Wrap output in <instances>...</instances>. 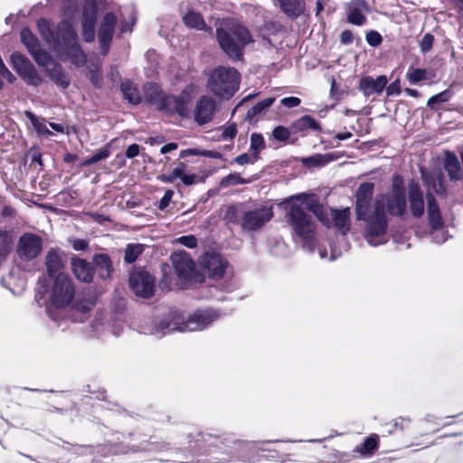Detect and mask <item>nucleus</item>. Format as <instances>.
<instances>
[{
  "mask_svg": "<svg viewBox=\"0 0 463 463\" xmlns=\"http://www.w3.org/2000/svg\"><path fill=\"white\" fill-rule=\"evenodd\" d=\"M406 210L404 194L389 193L378 196L373 204L372 216L368 218L366 241L372 246H378L386 241V213L401 216Z\"/></svg>",
  "mask_w": 463,
  "mask_h": 463,
  "instance_id": "nucleus-1",
  "label": "nucleus"
},
{
  "mask_svg": "<svg viewBox=\"0 0 463 463\" xmlns=\"http://www.w3.org/2000/svg\"><path fill=\"white\" fill-rule=\"evenodd\" d=\"M37 26L41 35L52 45L61 60H68L76 65L84 64L85 54L78 43L77 34L69 21H62L56 32L52 31L50 23L45 19H40Z\"/></svg>",
  "mask_w": 463,
  "mask_h": 463,
  "instance_id": "nucleus-2",
  "label": "nucleus"
},
{
  "mask_svg": "<svg viewBox=\"0 0 463 463\" xmlns=\"http://www.w3.org/2000/svg\"><path fill=\"white\" fill-rule=\"evenodd\" d=\"M284 203L290 205L288 213V223L297 235L304 240L311 238L315 231V223L311 216L306 213L309 211L314 213L322 222L321 214L323 208L317 203L314 195L301 194L286 200Z\"/></svg>",
  "mask_w": 463,
  "mask_h": 463,
  "instance_id": "nucleus-3",
  "label": "nucleus"
},
{
  "mask_svg": "<svg viewBox=\"0 0 463 463\" xmlns=\"http://www.w3.org/2000/svg\"><path fill=\"white\" fill-rule=\"evenodd\" d=\"M194 92L193 85L187 86L179 96L165 94L156 84L145 86V98L149 104L158 110L168 114L177 113L180 116L187 114L188 104Z\"/></svg>",
  "mask_w": 463,
  "mask_h": 463,
  "instance_id": "nucleus-4",
  "label": "nucleus"
},
{
  "mask_svg": "<svg viewBox=\"0 0 463 463\" xmlns=\"http://www.w3.org/2000/svg\"><path fill=\"white\" fill-rule=\"evenodd\" d=\"M219 317L213 310H198L188 317L173 314L170 321H163L158 326L151 330L150 334L161 336L165 334L178 332H193L203 330L209 326Z\"/></svg>",
  "mask_w": 463,
  "mask_h": 463,
  "instance_id": "nucleus-5",
  "label": "nucleus"
},
{
  "mask_svg": "<svg viewBox=\"0 0 463 463\" xmlns=\"http://www.w3.org/2000/svg\"><path fill=\"white\" fill-rule=\"evenodd\" d=\"M217 39L222 50L232 60L242 57V50L250 41L249 31L240 24L226 22L217 29Z\"/></svg>",
  "mask_w": 463,
  "mask_h": 463,
  "instance_id": "nucleus-6",
  "label": "nucleus"
},
{
  "mask_svg": "<svg viewBox=\"0 0 463 463\" xmlns=\"http://www.w3.org/2000/svg\"><path fill=\"white\" fill-rule=\"evenodd\" d=\"M240 73L231 67L213 69L207 80V88L220 99H230L240 88Z\"/></svg>",
  "mask_w": 463,
  "mask_h": 463,
  "instance_id": "nucleus-7",
  "label": "nucleus"
},
{
  "mask_svg": "<svg viewBox=\"0 0 463 463\" xmlns=\"http://www.w3.org/2000/svg\"><path fill=\"white\" fill-rule=\"evenodd\" d=\"M426 182L429 185V190L427 192L428 220H429L430 225L431 226V228L434 231L432 233L434 240H436V241L438 243H441L446 241V238L443 235L441 236L440 239H438L437 237H438L439 233L440 232V230L443 227L444 222H443V218L440 213L439 207L436 200L434 199L433 195L431 194L430 186H431V189L436 194H439L444 193V187H443L442 182L439 177L431 178V183H430V179H427Z\"/></svg>",
  "mask_w": 463,
  "mask_h": 463,
  "instance_id": "nucleus-8",
  "label": "nucleus"
},
{
  "mask_svg": "<svg viewBox=\"0 0 463 463\" xmlns=\"http://www.w3.org/2000/svg\"><path fill=\"white\" fill-rule=\"evenodd\" d=\"M235 213H237V207L231 205L227 210L226 218L239 222L241 228L245 231H255L260 229L273 216L271 207H260L254 210L245 211L242 213L240 221L237 219L233 220Z\"/></svg>",
  "mask_w": 463,
  "mask_h": 463,
  "instance_id": "nucleus-9",
  "label": "nucleus"
},
{
  "mask_svg": "<svg viewBox=\"0 0 463 463\" xmlns=\"http://www.w3.org/2000/svg\"><path fill=\"white\" fill-rule=\"evenodd\" d=\"M74 293V288L68 275L59 273L51 291V306L56 309L65 307L72 300Z\"/></svg>",
  "mask_w": 463,
  "mask_h": 463,
  "instance_id": "nucleus-10",
  "label": "nucleus"
},
{
  "mask_svg": "<svg viewBox=\"0 0 463 463\" xmlns=\"http://www.w3.org/2000/svg\"><path fill=\"white\" fill-rule=\"evenodd\" d=\"M129 286L137 296L147 298L154 293L155 279L145 270H137L129 277Z\"/></svg>",
  "mask_w": 463,
  "mask_h": 463,
  "instance_id": "nucleus-11",
  "label": "nucleus"
},
{
  "mask_svg": "<svg viewBox=\"0 0 463 463\" xmlns=\"http://www.w3.org/2000/svg\"><path fill=\"white\" fill-rule=\"evenodd\" d=\"M43 250L42 239L33 233H25L19 239L17 254L20 259L31 260L36 258Z\"/></svg>",
  "mask_w": 463,
  "mask_h": 463,
  "instance_id": "nucleus-12",
  "label": "nucleus"
},
{
  "mask_svg": "<svg viewBox=\"0 0 463 463\" xmlns=\"http://www.w3.org/2000/svg\"><path fill=\"white\" fill-rule=\"evenodd\" d=\"M374 184L373 183H363L360 184L356 192V218L364 220L368 222V218L372 216L370 213V203L373 193Z\"/></svg>",
  "mask_w": 463,
  "mask_h": 463,
  "instance_id": "nucleus-13",
  "label": "nucleus"
},
{
  "mask_svg": "<svg viewBox=\"0 0 463 463\" xmlns=\"http://www.w3.org/2000/svg\"><path fill=\"white\" fill-rule=\"evenodd\" d=\"M173 268L178 278L185 282L192 279L194 271V263L185 251H175L171 255Z\"/></svg>",
  "mask_w": 463,
  "mask_h": 463,
  "instance_id": "nucleus-14",
  "label": "nucleus"
},
{
  "mask_svg": "<svg viewBox=\"0 0 463 463\" xmlns=\"http://www.w3.org/2000/svg\"><path fill=\"white\" fill-rule=\"evenodd\" d=\"M216 109L215 100L209 96H202L196 102L194 109L195 122L203 126L213 120Z\"/></svg>",
  "mask_w": 463,
  "mask_h": 463,
  "instance_id": "nucleus-15",
  "label": "nucleus"
},
{
  "mask_svg": "<svg viewBox=\"0 0 463 463\" xmlns=\"http://www.w3.org/2000/svg\"><path fill=\"white\" fill-rule=\"evenodd\" d=\"M202 267L213 279H221L227 268V261L217 253H205L201 259Z\"/></svg>",
  "mask_w": 463,
  "mask_h": 463,
  "instance_id": "nucleus-16",
  "label": "nucleus"
},
{
  "mask_svg": "<svg viewBox=\"0 0 463 463\" xmlns=\"http://www.w3.org/2000/svg\"><path fill=\"white\" fill-rule=\"evenodd\" d=\"M96 18V5L93 2L87 3L81 14L82 35L86 42H91L94 40Z\"/></svg>",
  "mask_w": 463,
  "mask_h": 463,
  "instance_id": "nucleus-17",
  "label": "nucleus"
},
{
  "mask_svg": "<svg viewBox=\"0 0 463 463\" xmlns=\"http://www.w3.org/2000/svg\"><path fill=\"white\" fill-rule=\"evenodd\" d=\"M409 206L411 214L420 218L424 213L423 194L418 184L411 183L408 186Z\"/></svg>",
  "mask_w": 463,
  "mask_h": 463,
  "instance_id": "nucleus-18",
  "label": "nucleus"
},
{
  "mask_svg": "<svg viewBox=\"0 0 463 463\" xmlns=\"http://www.w3.org/2000/svg\"><path fill=\"white\" fill-rule=\"evenodd\" d=\"M388 79L384 75L378 76L376 79L366 76L361 79L359 82V90L366 97L373 94H380L386 87Z\"/></svg>",
  "mask_w": 463,
  "mask_h": 463,
  "instance_id": "nucleus-19",
  "label": "nucleus"
},
{
  "mask_svg": "<svg viewBox=\"0 0 463 463\" xmlns=\"http://www.w3.org/2000/svg\"><path fill=\"white\" fill-rule=\"evenodd\" d=\"M116 20L117 19L112 13H108L105 14L101 22L99 31V41L104 53L107 52L109 43L112 39Z\"/></svg>",
  "mask_w": 463,
  "mask_h": 463,
  "instance_id": "nucleus-20",
  "label": "nucleus"
},
{
  "mask_svg": "<svg viewBox=\"0 0 463 463\" xmlns=\"http://www.w3.org/2000/svg\"><path fill=\"white\" fill-rule=\"evenodd\" d=\"M72 271L75 277L83 281L90 282L93 278V269L90 263L82 259H73L71 260Z\"/></svg>",
  "mask_w": 463,
  "mask_h": 463,
  "instance_id": "nucleus-21",
  "label": "nucleus"
},
{
  "mask_svg": "<svg viewBox=\"0 0 463 463\" xmlns=\"http://www.w3.org/2000/svg\"><path fill=\"white\" fill-rule=\"evenodd\" d=\"M45 264L51 277L56 278L59 273H63L61 271L63 263L59 251L55 250H49L45 258Z\"/></svg>",
  "mask_w": 463,
  "mask_h": 463,
  "instance_id": "nucleus-22",
  "label": "nucleus"
},
{
  "mask_svg": "<svg viewBox=\"0 0 463 463\" xmlns=\"http://www.w3.org/2000/svg\"><path fill=\"white\" fill-rule=\"evenodd\" d=\"M330 215L334 225L339 229L344 234L349 231L350 228V209L345 208L343 210H331Z\"/></svg>",
  "mask_w": 463,
  "mask_h": 463,
  "instance_id": "nucleus-23",
  "label": "nucleus"
},
{
  "mask_svg": "<svg viewBox=\"0 0 463 463\" xmlns=\"http://www.w3.org/2000/svg\"><path fill=\"white\" fill-rule=\"evenodd\" d=\"M281 11L289 17H298L304 12L303 0H277Z\"/></svg>",
  "mask_w": 463,
  "mask_h": 463,
  "instance_id": "nucleus-24",
  "label": "nucleus"
},
{
  "mask_svg": "<svg viewBox=\"0 0 463 463\" xmlns=\"http://www.w3.org/2000/svg\"><path fill=\"white\" fill-rule=\"evenodd\" d=\"M46 72L57 85L63 89L69 86L70 79L57 62L46 70Z\"/></svg>",
  "mask_w": 463,
  "mask_h": 463,
  "instance_id": "nucleus-25",
  "label": "nucleus"
},
{
  "mask_svg": "<svg viewBox=\"0 0 463 463\" xmlns=\"http://www.w3.org/2000/svg\"><path fill=\"white\" fill-rule=\"evenodd\" d=\"M275 98H267L260 102H258L255 106L250 109L247 112V119L250 121H255L256 118L259 115H262L267 111V109L274 103Z\"/></svg>",
  "mask_w": 463,
  "mask_h": 463,
  "instance_id": "nucleus-26",
  "label": "nucleus"
},
{
  "mask_svg": "<svg viewBox=\"0 0 463 463\" xmlns=\"http://www.w3.org/2000/svg\"><path fill=\"white\" fill-rule=\"evenodd\" d=\"M11 64L21 78L29 70V67L33 66L27 58L17 52L12 54Z\"/></svg>",
  "mask_w": 463,
  "mask_h": 463,
  "instance_id": "nucleus-27",
  "label": "nucleus"
},
{
  "mask_svg": "<svg viewBox=\"0 0 463 463\" xmlns=\"http://www.w3.org/2000/svg\"><path fill=\"white\" fill-rule=\"evenodd\" d=\"M11 64L21 78L29 70V67L33 66L27 58L17 52L12 54Z\"/></svg>",
  "mask_w": 463,
  "mask_h": 463,
  "instance_id": "nucleus-28",
  "label": "nucleus"
},
{
  "mask_svg": "<svg viewBox=\"0 0 463 463\" xmlns=\"http://www.w3.org/2000/svg\"><path fill=\"white\" fill-rule=\"evenodd\" d=\"M94 262L99 269V276L103 279L110 277L112 267L109 258L106 254H98L94 257Z\"/></svg>",
  "mask_w": 463,
  "mask_h": 463,
  "instance_id": "nucleus-29",
  "label": "nucleus"
},
{
  "mask_svg": "<svg viewBox=\"0 0 463 463\" xmlns=\"http://www.w3.org/2000/svg\"><path fill=\"white\" fill-rule=\"evenodd\" d=\"M445 169L451 180H459L461 178L459 162L455 155L448 156Z\"/></svg>",
  "mask_w": 463,
  "mask_h": 463,
  "instance_id": "nucleus-30",
  "label": "nucleus"
},
{
  "mask_svg": "<svg viewBox=\"0 0 463 463\" xmlns=\"http://www.w3.org/2000/svg\"><path fill=\"white\" fill-rule=\"evenodd\" d=\"M31 55L33 57L35 62L39 66L44 68L45 71L56 63L52 57L46 51L42 50L40 47L33 52Z\"/></svg>",
  "mask_w": 463,
  "mask_h": 463,
  "instance_id": "nucleus-31",
  "label": "nucleus"
},
{
  "mask_svg": "<svg viewBox=\"0 0 463 463\" xmlns=\"http://www.w3.org/2000/svg\"><path fill=\"white\" fill-rule=\"evenodd\" d=\"M121 90L126 99L130 103L137 104L141 100V96L137 87L130 81H124L121 84Z\"/></svg>",
  "mask_w": 463,
  "mask_h": 463,
  "instance_id": "nucleus-32",
  "label": "nucleus"
},
{
  "mask_svg": "<svg viewBox=\"0 0 463 463\" xmlns=\"http://www.w3.org/2000/svg\"><path fill=\"white\" fill-rule=\"evenodd\" d=\"M294 128L297 131H305L307 129H313V130H320L321 129L318 122H317L310 116H304V117H301L299 119H298L294 123Z\"/></svg>",
  "mask_w": 463,
  "mask_h": 463,
  "instance_id": "nucleus-33",
  "label": "nucleus"
},
{
  "mask_svg": "<svg viewBox=\"0 0 463 463\" xmlns=\"http://www.w3.org/2000/svg\"><path fill=\"white\" fill-rule=\"evenodd\" d=\"M21 40L30 53L40 47L38 40L29 29L24 28L21 31Z\"/></svg>",
  "mask_w": 463,
  "mask_h": 463,
  "instance_id": "nucleus-34",
  "label": "nucleus"
},
{
  "mask_svg": "<svg viewBox=\"0 0 463 463\" xmlns=\"http://www.w3.org/2000/svg\"><path fill=\"white\" fill-rule=\"evenodd\" d=\"M144 251V245L140 243H130L125 250V261L128 263L134 262L138 256Z\"/></svg>",
  "mask_w": 463,
  "mask_h": 463,
  "instance_id": "nucleus-35",
  "label": "nucleus"
},
{
  "mask_svg": "<svg viewBox=\"0 0 463 463\" xmlns=\"http://www.w3.org/2000/svg\"><path fill=\"white\" fill-rule=\"evenodd\" d=\"M184 22L191 28L203 29L205 25L202 15L194 12L186 14L184 16Z\"/></svg>",
  "mask_w": 463,
  "mask_h": 463,
  "instance_id": "nucleus-36",
  "label": "nucleus"
},
{
  "mask_svg": "<svg viewBox=\"0 0 463 463\" xmlns=\"http://www.w3.org/2000/svg\"><path fill=\"white\" fill-rule=\"evenodd\" d=\"M22 79L29 85L39 86L43 82V78L39 75L34 66L29 67V70L22 76Z\"/></svg>",
  "mask_w": 463,
  "mask_h": 463,
  "instance_id": "nucleus-37",
  "label": "nucleus"
},
{
  "mask_svg": "<svg viewBox=\"0 0 463 463\" xmlns=\"http://www.w3.org/2000/svg\"><path fill=\"white\" fill-rule=\"evenodd\" d=\"M377 436L368 437L363 444H361L357 450L362 454H370L377 448Z\"/></svg>",
  "mask_w": 463,
  "mask_h": 463,
  "instance_id": "nucleus-38",
  "label": "nucleus"
},
{
  "mask_svg": "<svg viewBox=\"0 0 463 463\" xmlns=\"http://www.w3.org/2000/svg\"><path fill=\"white\" fill-rule=\"evenodd\" d=\"M265 143L263 137L258 133H252L250 136V150L254 156H258V154L264 148Z\"/></svg>",
  "mask_w": 463,
  "mask_h": 463,
  "instance_id": "nucleus-39",
  "label": "nucleus"
},
{
  "mask_svg": "<svg viewBox=\"0 0 463 463\" xmlns=\"http://www.w3.org/2000/svg\"><path fill=\"white\" fill-rule=\"evenodd\" d=\"M109 155H110L109 149L108 147H103L100 150H99L96 154H94L92 156L86 159L82 163V165H93V164L98 163L103 159H106L107 157L109 156Z\"/></svg>",
  "mask_w": 463,
  "mask_h": 463,
  "instance_id": "nucleus-40",
  "label": "nucleus"
},
{
  "mask_svg": "<svg viewBox=\"0 0 463 463\" xmlns=\"http://www.w3.org/2000/svg\"><path fill=\"white\" fill-rule=\"evenodd\" d=\"M427 71L421 69H413L411 68L407 72V78L411 83H417L422 80L426 79Z\"/></svg>",
  "mask_w": 463,
  "mask_h": 463,
  "instance_id": "nucleus-41",
  "label": "nucleus"
},
{
  "mask_svg": "<svg viewBox=\"0 0 463 463\" xmlns=\"http://www.w3.org/2000/svg\"><path fill=\"white\" fill-rule=\"evenodd\" d=\"M347 20L355 25H363L366 18L358 9H352L348 13Z\"/></svg>",
  "mask_w": 463,
  "mask_h": 463,
  "instance_id": "nucleus-42",
  "label": "nucleus"
},
{
  "mask_svg": "<svg viewBox=\"0 0 463 463\" xmlns=\"http://www.w3.org/2000/svg\"><path fill=\"white\" fill-rule=\"evenodd\" d=\"M182 175V167L178 165L169 175H161L157 177L163 183L170 184L173 183L176 178Z\"/></svg>",
  "mask_w": 463,
  "mask_h": 463,
  "instance_id": "nucleus-43",
  "label": "nucleus"
},
{
  "mask_svg": "<svg viewBox=\"0 0 463 463\" xmlns=\"http://www.w3.org/2000/svg\"><path fill=\"white\" fill-rule=\"evenodd\" d=\"M28 115L32 120L34 129L37 131L38 134H40V135H50L51 134V131L48 129V128L44 122L39 121L31 113H28Z\"/></svg>",
  "mask_w": 463,
  "mask_h": 463,
  "instance_id": "nucleus-44",
  "label": "nucleus"
},
{
  "mask_svg": "<svg viewBox=\"0 0 463 463\" xmlns=\"http://www.w3.org/2000/svg\"><path fill=\"white\" fill-rule=\"evenodd\" d=\"M450 92L449 90H444L439 94L432 96L428 100V106L432 107L435 103H443L449 99Z\"/></svg>",
  "mask_w": 463,
  "mask_h": 463,
  "instance_id": "nucleus-45",
  "label": "nucleus"
},
{
  "mask_svg": "<svg viewBox=\"0 0 463 463\" xmlns=\"http://www.w3.org/2000/svg\"><path fill=\"white\" fill-rule=\"evenodd\" d=\"M289 131L283 126H278L272 132V137L279 141H286L289 137Z\"/></svg>",
  "mask_w": 463,
  "mask_h": 463,
  "instance_id": "nucleus-46",
  "label": "nucleus"
},
{
  "mask_svg": "<svg viewBox=\"0 0 463 463\" xmlns=\"http://www.w3.org/2000/svg\"><path fill=\"white\" fill-rule=\"evenodd\" d=\"M175 242H178L187 248L193 249L197 245V239L194 235H186L179 237L175 240Z\"/></svg>",
  "mask_w": 463,
  "mask_h": 463,
  "instance_id": "nucleus-47",
  "label": "nucleus"
},
{
  "mask_svg": "<svg viewBox=\"0 0 463 463\" xmlns=\"http://www.w3.org/2000/svg\"><path fill=\"white\" fill-rule=\"evenodd\" d=\"M94 304L95 302L93 299H83L76 303L75 309L77 311L86 313L89 312L94 307Z\"/></svg>",
  "mask_w": 463,
  "mask_h": 463,
  "instance_id": "nucleus-48",
  "label": "nucleus"
},
{
  "mask_svg": "<svg viewBox=\"0 0 463 463\" xmlns=\"http://www.w3.org/2000/svg\"><path fill=\"white\" fill-rule=\"evenodd\" d=\"M180 167H182V175H180L179 178H181L182 182L186 185H191L196 183L198 175L195 174H185L184 173V165L181 164Z\"/></svg>",
  "mask_w": 463,
  "mask_h": 463,
  "instance_id": "nucleus-49",
  "label": "nucleus"
},
{
  "mask_svg": "<svg viewBox=\"0 0 463 463\" xmlns=\"http://www.w3.org/2000/svg\"><path fill=\"white\" fill-rule=\"evenodd\" d=\"M366 42L371 46H378L382 43V36L376 31H371L366 34Z\"/></svg>",
  "mask_w": 463,
  "mask_h": 463,
  "instance_id": "nucleus-50",
  "label": "nucleus"
},
{
  "mask_svg": "<svg viewBox=\"0 0 463 463\" xmlns=\"http://www.w3.org/2000/svg\"><path fill=\"white\" fill-rule=\"evenodd\" d=\"M433 41H434L433 36L430 33H426L420 41V50L423 52L430 51L432 47Z\"/></svg>",
  "mask_w": 463,
  "mask_h": 463,
  "instance_id": "nucleus-51",
  "label": "nucleus"
},
{
  "mask_svg": "<svg viewBox=\"0 0 463 463\" xmlns=\"http://www.w3.org/2000/svg\"><path fill=\"white\" fill-rule=\"evenodd\" d=\"M258 159V156H249L248 154H241L240 156H238L234 161L241 165H246V164H253L256 160Z\"/></svg>",
  "mask_w": 463,
  "mask_h": 463,
  "instance_id": "nucleus-52",
  "label": "nucleus"
},
{
  "mask_svg": "<svg viewBox=\"0 0 463 463\" xmlns=\"http://www.w3.org/2000/svg\"><path fill=\"white\" fill-rule=\"evenodd\" d=\"M237 134V128L234 123H232L226 126L222 130V138L223 139H232Z\"/></svg>",
  "mask_w": 463,
  "mask_h": 463,
  "instance_id": "nucleus-53",
  "label": "nucleus"
},
{
  "mask_svg": "<svg viewBox=\"0 0 463 463\" xmlns=\"http://www.w3.org/2000/svg\"><path fill=\"white\" fill-rule=\"evenodd\" d=\"M0 242L2 244V250L5 253L9 250L10 245L12 244V239L8 232H0Z\"/></svg>",
  "mask_w": 463,
  "mask_h": 463,
  "instance_id": "nucleus-54",
  "label": "nucleus"
},
{
  "mask_svg": "<svg viewBox=\"0 0 463 463\" xmlns=\"http://www.w3.org/2000/svg\"><path fill=\"white\" fill-rule=\"evenodd\" d=\"M174 195V192L172 190H166L164 196L159 202L158 207L160 210H165L169 205Z\"/></svg>",
  "mask_w": 463,
  "mask_h": 463,
  "instance_id": "nucleus-55",
  "label": "nucleus"
},
{
  "mask_svg": "<svg viewBox=\"0 0 463 463\" xmlns=\"http://www.w3.org/2000/svg\"><path fill=\"white\" fill-rule=\"evenodd\" d=\"M329 160L330 159H329L328 156H326H326L317 155V156L307 158V162H310V163H312V165H325Z\"/></svg>",
  "mask_w": 463,
  "mask_h": 463,
  "instance_id": "nucleus-56",
  "label": "nucleus"
},
{
  "mask_svg": "<svg viewBox=\"0 0 463 463\" xmlns=\"http://www.w3.org/2000/svg\"><path fill=\"white\" fill-rule=\"evenodd\" d=\"M280 103L287 108H295L300 104V99L297 97H287L282 99Z\"/></svg>",
  "mask_w": 463,
  "mask_h": 463,
  "instance_id": "nucleus-57",
  "label": "nucleus"
},
{
  "mask_svg": "<svg viewBox=\"0 0 463 463\" xmlns=\"http://www.w3.org/2000/svg\"><path fill=\"white\" fill-rule=\"evenodd\" d=\"M390 193L404 194L403 182L400 176H395L392 182V188Z\"/></svg>",
  "mask_w": 463,
  "mask_h": 463,
  "instance_id": "nucleus-58",
  "label": "nucleus"
},
{
  "mask_svg": "<svg viewBox=\"0 0 463 463\" xmlns=\"http://www.w3.org/2000/svg\"><path fill=\"white\" fill-rule=\"evenodd\" d=\"M401 92L399 80H394L386 88V93L388 96L399 95Z\"/></svg>",
  "mask_w": 463,
  "mask_h": 463,
  "instance_id": "nucleus-59",
  "label": "nucleus"
},
{
  "mask_svg": "<svg viewBox=\"0 0 463 463\" xmlns=\"http://www.w3.org/2000/svg\"><path fill=\"white\" fill-rule=\"evenodd\" d=\"M138 153H139V146L137 144H132L128 147V149L126 151V156L128 158H133V157L137 156L138 155Z\"/></svg>",
  "mask_w": 463,
  "mask_h": 463,
  "instance_id": "nucleus-60",
  "label": "nucleus"
},
{
  "mask_svg": "<svg viewBox=\"0 0 463 463\" xmlns=\"http://www.w3.org/2000/svg\"><path fill=\"white\" fill-rule=\"evenodd\" d=\"M88 246V243L86 241L81 239H76L72 241V247L76 250H85Z\"/></svg>",
  "mask_w": 463,
  "mask_h": 463,
  "instance_id": "nucleus-61",
  "label": "nucleus"
},
{
  "mask_svg": "<svg viewBox=\"0 0 463 463\" xmlns=\"http://www.w3.org/2000/svg\"><path fill=\"white\" fill-rule=\"evenodd\" d=\"M340 39L342 43L349 44L353 42V33L350 31L345 30L342 32Z\"/></svg>",
  "mask_w": 463,
  "mask_h": 463,
  "instance_id": "nucleus-62",
  "label": "nucleus"
},
{
  "mask_svg": "<svg viewBox=\"0 0 463 463\" xmlns=\"http://www.w3.org/2000/svg\"><path fill=\"white\" fill-rule=\"evenodd\" d=\"M175 149H177L176 143H168L161 147L160 152H161V154H166V153L172 152Z\"/></svg>",
  "mask_w": 463,
  "mask_h": 463,
  "instance_id": "nucleus-63",
  "label": "nucleus"
},
{
  "mask_svg": "<svg viewBox=\"0 0 463 463\" xmlns=\"http://www.w3.org/2000/svg\"><path fill=\"white\" fill-rule=\"evenodd\" d=\"M201 156L212 157V158H221L222 155L219 152L216 151H211V150H203L201 153Z\"/></svg>",
  "mask_w": 463,
  "mask_h": 463,
  "instance_id": "nucleus-64",
  "label": "nucleus"
}]
</instances>
